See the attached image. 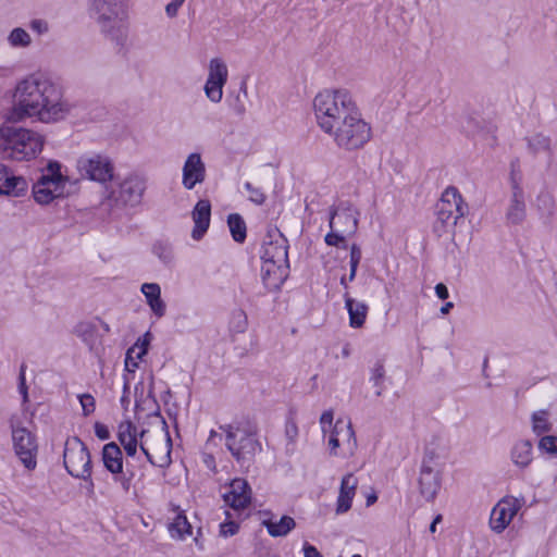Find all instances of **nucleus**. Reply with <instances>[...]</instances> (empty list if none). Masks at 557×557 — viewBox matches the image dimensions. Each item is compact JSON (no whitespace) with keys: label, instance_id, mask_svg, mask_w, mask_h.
<instances>
[{"label":"nucleus","instance_id":"f03ea898","mask_svg":"<svg viewBox=\"0 0 557 557\" xmlns=\"http://www.w3.org/2000/svg\"><path fill=\"white\" fill-rule=\"evenodd\" d=\"M313 109L320 128L329 134L358 109L346 89L323 90L313 99Z\"/></svg>","mask_w":557,"mask_h":557},{"label":"nucleus","instance_id":"49530a36","mask_svg":"<svg viewBox=\"0 0 557 557\" xmlns=\"http://www.w3.org/2000/svg\"><path fill=\"white\" fill-rule=\"evenodd\" d=\"M137 352V344H135L133 347L128 348L125 356V370L128 372H134L135 369L138 367L136 362V356L133 355Z\"/></svg>","mask_w":557,"mask_h":557},{"label":"nucleus","instance_id":"8fccbe9b","mask_svg":"<svg viewBox=\"0 0 557 557\" xmlns=\"http://www.w3.org/2000/svg\"><path fill=\"white\" fill-rule=\"evenodd\" d=\"M239 530V524L235 521H227L220 525V534L222 536H233Z\"/></svg>","mask_w":557,"mask_h":557},{"label":"nucleus","instance_id":"c85d7f7f","mask_svg":"<svg viewBox=\"0 0 557 557\" xmlns=\"http://www.w3.org/2000/svg\"><path fill=\"white\" fill-rule=\"evenodd\" d=\"M262 525L272 537H280L287 535L296 527V522L289 516H282L278 521H273L271 518L263 519Z\"/></svg>","mask_w":557,"mask_h":557},{"label":"nucleus","instance_id":"0e129e2a","mask_svg":"<svg viewBox=\"0 0 557 557\" xmlns=\"http://www.w3.org/2000/svg\"><path fill=\"white\" fill-rule=\"evenodd\" d=\"M30 26L34 30H37L39 34L45 33L48 30L47 23L40 21V20H34L30 23Z\"/></svg>","mask_w":557,"mask_h":557},{"label":"nucleus","instance_id":"dca6fc26","mask_svg":"<svg viewBox=\"0 0 557 557\" xmlns=\"http://www.w3.org/2000/svg\"><path fill=\"white\" fill-rule=\"evenodd\" d=\"M139 447L152 466L168 468L171 465L172 441L168 431L165 438L161 440L159 445L150 446L147 441H141Z\"/></svg>","mask_w":557,"mask_h":557},{"label":"nucleus","instance_id":"bf43d9fd","mask_svg":"<svg viewBox=\"0 0 557 557\" xmlns=\"http://www.w3.org/2000/svg\"><path fill=\"white\" fill-rule=\"evenodd\" d=\"M361 257H362V253H361L360 247L357 244H352L350 247L349 263L359 265Z\"/></svg>","mask_w":557,"mask_h":557},{"label":"nucleus","instance_id":"6e6552de","mask_svg":"<svg viewBox=\"0 0 557 557\" xmlns=\"http://www.w3.org/2000/svg\"><path fill=\"white\" fill-rule=\"evenodd\" d=\"M12 441L15 455L27 470L37 466L38 445L36 436L25 426L12 425Z\"/></svg>","mask_w":557,"mask_h":557},{"label":"nucleus","instance_id":"aec40b11","mask_svg":"<svg viewBox=\"0 0 557 557\" xmlns=\"http://www.w3.org/2000/svg\"><path fill=\"white\" fill-rule=\"evenodd\" d=\"M288 276V264L263 262L261 277L265 288L270 292L280 289Z\"/></svg>","mask_w":557,"mask_h":557},{"label":"nucleus","instance_id":"5fc2aeb1","mask_svg":"<svg viewBox=\"0 0 557 557\" xmlns=\"http://www.w3.org/2000/svg\"><path fill=\"white\" fill-rule=\"evenodd\" d=\"M25 369L26 366L23 363L20 368V374H18V389L20 393L23 395L24 400L27 399V386L25 381Z\"/></svg>","mask_w":557,"mask_h":557},{"label":"nucleus","instance_id":"2f4dec72","mask_svg":"<svg viewBox=\"0 0 557 557\" xmlns=\"http://www.w3.org/2000/svg\"><path fill=\"white\" fill-rule=\"evenodd\" d=\"M511 459L516 466L527 468L532 461V443L529 440L517 442L511 450Z\"/></svg>","mask_w":557,"mask_h":557},{"label":"nucleus","instance_id":"79ce46f5","mask_svg":"<svg viewBox=\"0 0 557 557\" xmlns=\"http://www.w3.org/2000/svg\"><path fill=\"white\" fill-rule=\"evenodd\" d=\"M539 448L550 455H557V436L545 435L539 442Z\"/></svg>","mask_w":557,"mask_h":557},{"label":"nucleus","instance_id":"f704fd0d","mask_svg":"<svg viewBox=\"0 0 557 557\" xmlns=\"http://www.w3.org/2000/svg\"><path fill=\"white\" fill-rule=\"evenodd\" d=\"M227 76L228 70L226 63L221 58L211 59L209 62L208 78L225 85Z\"/></svg>","mask_w":557,"mask_h":557},{"label":"nucleus","instance_id":"e2e57ef3","mask_svg":"<svg viewBox=\"0 0 557 557\" xmlns=\"http://www.w3.org/2000/svg\"><path fill=\"white\" fill-rule=\"evenodd\" d=\"M435 293L440 299H447L448 298V289L443 283H438L435 286Z\"/></svg>","mask_w":557,"mask_h":557},{"label":"nucleus","instance_id":"72a5a7b5","mask_svg":"<svg viewBox=\"0 0 557 557\" xmlns=\"http://www.w3.org/2000/svg\"><path fill=\"white\" fill-rule=\"evenodd\" d=\"M227 225L233 239L237 243H244L247 236V227L242 215L238 213L228 214Z\"/></svg>","mask_w":557,"mask_h":557},{"label":"nucleus","instance_id":"39448f33","mask_svg":"<svg viewBox=\"0 0 557 557\" xmlns=\"http://www.w3.org/2000/svg\"><path fill=\"white\" fill-rule=\"evenodd\" d=\"M371 126L361 117L359 109L341 125L331 131L335 144L345 150L362 148L371 139Z\"/></svg>","mask_w":557,"mask_h":557},{"label":"nucleus","instance_id":"3c124183","mask_svg":"<svg viewBox=\"0 0 557 557\" xmlns=\"http://www.w3.org/2000/svg\"><path fill=\"white\" fill-rule=\"evenodd\" d=\"M120 476H115L114 480L120 483L121 487L124 492H128L132 485V479L134 476L133 472H123L119 473Z\"/></svg>","mask_w":557,"mask_h":557},{"label":"nucleus","instance_id":"bb28decb","mask_svg":"<svg viewBox=\"0 0 557 557\" xmlns=\"http://www.w3.org/2000/svg\"><path fill=\"white\" fill-rule=\"evenodd\" d=\"M535 208L543 223L550 224L556 212L554 195L548 190H542L536 197Z\"/></svg>","mask_w":557,"mask_h":557},{"label":"nucleus","instance_id":"37998d69","mask_svg":"<svg viewBox=\"0 0 557 557\" xmlns=\"http://www.w3.org/2000/svg\"><path fill=\"white\" fill-rule=\"evenodd\" d=\"M79 403L82 405L83 414L85 417L89 416L95 411V398L90 394H82L79 395Z\"/></svg>","mask_w":557,"mask_h":557},{"label":"nucleus","instance_id":"9b49d317","mask_svg":"<svg viewBox=\"0 0 557 557\" xmlns=\"http://www.w3.org/2000/svg\"><path fill=\"white\" fill-rule=\"evenodd\" d=\"M522 498L506 496L493 508L490 524L493 531L500 533L510 523L523 504Z\"/></svg>","mask_w":557,"mask_h":557},{"label":"nucleus","instance_id":"13d9d810","mask_svg":"<svg viewBox=\"0 0 557 557\" xmlns=\"http://www.w3.org/2000/svg\"><path fill=\"white\" fill-rule=\"evenodd\" d=\"M184 2L180 0H172L165 7V12L169 17H174L177 15L178 9L182 7Z\"/></svg>","mask_w":557,"mask_h":557},{"label":"nucleus","instance_id":"20e7f679","mask_svg":"<svg viewBox=\"0 0 557 557\" xmlns=\"http://www.w3.org/2000/svg\"><path fill=\"white\" fill-rule=\"evenodd\" d=\"M90 14L110 40L117 46L125 44L128 27L124 0H91Z\"/></svg>","mask_w":557,"mask_h":557},{"label":"nucleus","instance_id":"f257e3e1","mask_svg":"<svg viewBox=\"0 0 557 557\" xmlns=\"http://www.w3.org/2000/svg\"><path fill=\"white\" fill-rule=\"evenodd\" d=\"M14 97V113L18 119L35 116L44 123H50L63 119L69 111L60 86L40 73L30 74L21 81L15 87Z\"/></svg>","mask_w":557,"mask_h":557},{"label":"nucleus","instance_id":"2eb2a0df","mask_svg":"<svg viewBox=\"0 0 557 557\" xmlns=\"http://www.w3.org/2000/svg\"><path fill=\"white\" fill-rule=\"evenodd\" d=\"M227 449L240 466H249L257 451L261 450V445L251 433H244L238 441L231 442Z\"/></svg>","mask_w":557,"mask_h":557},{"label":"nucleus","instance_id":"ea45409f","mask_svg":"<svg viewBox=\"0 0 557 557\" xmlns=\"http://www.w3.org/2000/svg\"><path fill=\"white\" fill-rule=\"evenodd\" d=\"M9 42L13 47H27L30 44V36L25 29L16 27L10 33Z\"/></svg>","mask_w":557,"mask_h":557},{"label":"nucleus","instance_id":"473e14b6","mask_svg":"<svg viewBox=\"0 0 557 557\" xmlns=\"http://www.w3.org/2000/svg\"><path fill=\"white\" fill-rule=\"evenodd\" d=\"M247 98V77H244L240 81L238 91L236 94H230V107L238 116H243L246 112Z\"/></svg>","mask_w":557,"mask_h":557},{"label":"nucleus","instance_id":"603ef678","mask_svg":"<svg viewBox=\"0 0 557 557\" xmlns=\"http://www.w3.org/2000/svg\"><path fill=\"white\" fill-rule=\"evenodd\" d=\"M47 174L52 175L54 180L65 182L66 178L61 174V166L57 161H50L47 165Z\"/></svg>","mask_w":557,"mask_h":557},{"label":"nucleus","instance_id":"4c0bfd02","mask_svg":"<svg viewBox=\"0 0 557 557\" xmlns=\"http://www.w3.org/2000/svg\"><path fill=\"white\" fill-rule=\"evenodd\" d=\"M533 432L537 435L549 432L552 424L547 420V411L539 410L532 414Z\"/></svg>","mask_w":557,"mask_h":557},{"label":"nucleus","instance_id":"a18cd8bd","mask_svg":"<svg viewBox=\"0 0 557 557\" xmlns=\"http://www.w3.org/2000/svg\"><path fill=\"white\" fill-rule=\"evenodd\" d=\"M246 190L249 193V200L256 205H262L265 201V196L261 189L253 187L250 183L245 184Z\"/></svg>","mask_w":557,"mask_h":557},{"label":"nucleus","instance_id":"a878e982","mask_svg":"<svg viewBox=\"0 0 557 557\" xmlns=\"http://www.w3.org/2000/svg\"><path fill=\"white\" fill-rule=\"evenodd\" d=\"M102 462L112 474L117 475L123 470V455L121 448L114 443H108L102 448Z\"/></svg>","mask_w":557,"mask_h":557},{"label":"nucleus","instance_id":"e433bc0d","mask_svg":"<svg viewBox=\"0 0 557 557\" xmlns=\"http://www.w3.org/2000/svg\"><path fill=\"white\" fill-rule=\"evenodd\" d=\"M33 195L36 202L40 205L50 203L55 197L60 195L58 188H51L46 186H33Z\"/></svg>","mask_w":557,"mask_h":557},{"label":"nucleus","instance_id":"7c9ffc66","mask_svg":"<svg viewBox=\"0 0 557 557\" xmlns=\"http://www.w3.org/2000/svg\"><path fill=\"white\" fill-rule=\"evenodd\" d=\"M525 140L530 153L536 156L543 152L546 153L549 159L553 158L554 150L549 136H546L542 133H536L530 137H527Z\"/></svg>","mask_w":557,"mask_h":557},{"label":"nucleus","instance_id":"09e8293b","mask_svg":"<svg viewBox=\"0 0 557 557\" xmlns=\"http://www.w3.org/2000/svg\"><path fill=\"white\" fill-rule=\"evenodd\" d=\"M384 375H385L384 366L381 361H377L372 370L371 381L373 382V384L375 386L380 387L381 383L384 379Z\"/></svg>","mask_w":557,"mask_h":557},{"label":"nucleus","instance_id":"a211bd4d","mask_svg":"<svg viewBox=\"0 0 557 557\" xmlns=\"http://www.w3.org/2000/svg\"><path fill=\"white\" fill-rule=\"evenodd\" d=\"M330 227L350 236L358 228L357 213L350 207H339L330 211Z\"/></svg>","mask_w":557,"mask_h":557},{"label":"nucleus","instance_id":"774afa93","mask_svg":"<svg viewBox=\"0 0 557 557\" xmlns=\"http://www.w3.org/2000/svg\"><path fill=\"white\" fill-rule=\"evenodd\" d=\"M453 307H454V304H453V302H450V301H448V302H446L444 306H442V308H441V312H442L443 314H446V313H448V312H449V310H450Z\"/></svg>","mask_w":557,"mask_h":557},{"label":"nucleus","instance_id":"7ed1b4c3","mask_svg":"<svg viewBox=\"0 0 557 557\" xmlns=\"http://www.w3.org/2000/svg\"><path fill=\"white\" fill-rule=\"evenodd\" d=\"M44 137L29 129L7 126L0 129V157L16 161L35 158L44 147Z\"/></svg>","mask_w":557,"mask_h":557},{"label":"nucleus","instance_id":"680f3d73","mask_svg":"<svg viewBox=\"0 0 557 557\" xmlns=\"http://www.w3.org/2000/svg\"><path fill=\"white\" fill-rule=\"evenodd\" d=\"M304 554L305 557H323L314 546L308 543L304 545Z\"/></svg>","mask_w":557,"mask_h":557},{"label":"nucleus","instance_id":"423d86ee","mask_svg":"<svg viewBox=\"0 0 557 557\" xmlns=\"http://www.w3.org/2000/svg\"><path fill=\"white\" fill-rule=\"evenodd\" d=\"M468 205L463 201L458 189L454 186L447 187L436 205L437 220L435 230L440 231L438 223L442 231H446L449 226H455L457 221L468 214Z\"/></svg>","mask_w":557,"mask_h":557},{"label":"nucleus","instance_id":"de8ad7c7","mask_svg":"<svg viewBox=\"0 0 557 557\" xmlns=\"http://www.w3.org/2000/svg\"><path fill=\"white\" fill-rule=\"evenodd\" d=\"M62 183L63 182H61L59 180H54V177L50 174H41L40 177L37 180V182L34 185L46 186V187L53 186V188L59 189V187Z\"/></svg>","mask_w":557,"mask_h":557},{"label":"nucleus","instance_id":"c756f323","mask_svg":"<svg viewBox=\"0 0 557 557\" xmlns=\"http://www.w3.org/2000/svg\"><path fill=\"white\" fill-rule=\"evenodd\" d=\"M345 305L349 314V324L351 327L358 329L364 324L368 307L363 302H356L352 298L345 296Z\"/></svg>","mask_w":557,"mask_h":557},{"label":"nucleus","instance_id":"58836bf2","mask_svg":"<svg viewBox=\"0 0 557 557\" xmlns=\"http://www.w3.org/2000/svg\"><path fill=\"white\" fill-rule=\"evenodd\" d=\"M225 85H223L219 82L211 81V79L207 78V82L203 87L207 98L213 103H219L223 97V87Z\"/></svg>","mask_w":557,"mask_h":557},{"label":"nucleus","instance_id":"9d476101","mask_svg":"<svg viewBox=\"0 0 557 557\" xmlns=\"http://www.w3.org/2000/svg\"><path fill=\"white\" fill-rule=\"evenodd\" d=\"M145 190L146 180L139 175H129L120 184L117 195L112 191L108 200L115 206L135 207L141 202Z\"/></svg>","mask_w":557,"mask_h":557},{"label":"nucleus","instance_id":"412c9836","mask_svg":"<svg viewBox=\"0 0 557 557\" xmlns=\"http://www.w3.org/2000/svg\"><path fill=\"white\" fill-rule=\"evenodd\" d=\"M146 433V430L138 433L137 426L129 420L123 421L119 424L117 440L127 456H134L136 454L138 437L143 438Z\"/></svg>","mask_w":557,"mask_h":557},{"label":"nucleus","instance_id":"338daca9","mask_svg":"<svg viewBox=\"0 0 557 557\" xmlns=\"http://www.w3.org/2000/svg\"><path fill=\"white\" fill-rule=\"evenodd\" d=\"M377 500V496L375 493H371L370 495L367 496V506H371L373 505L375 502Z\"/></svg>","mask_w":557,"mask_h":557},{"label":"nucleus","instance_id":"6e6d98bb","mask_svg":"<svg viewBox=\"0 0 557 557\" xmlns=\"http://www.w3.org/2000/svg\"><path fill=\"white\" fill-rule=\"evenodd\" d=\"M94 428L95 434L99 440L106 441L110 438V432L107 425L101 422H96Z\"/></svg>","mask_w":557,"mask_h":557},{"label":"nucleus","instance_id":"052dcab7","mask_svg":"<svg viewBox=\"0 0 557 557\" xmlns=\"http://www.w3.org/2000/svg\"><path fill=\"white\" fill-rule=\"evenodd\" d=\"M220 429L226 433V446L236 440V433L231 424L221 425Z\"/></svg>","mask_w":557,"mask_h":557},{"label":"nucleus","instance_id":"864d4df0","mask_svg":"<svg viewBox=\"0 0 557 557\" xmlns=\"http://www.w3.org/2000/svg\"><path fill=\"white\" fill-rule=\"evenodd\" d=\"M150 336H151L150 333L147 332L144 335V338H143L140 345H137L136 358L141 359L143 356H145L147 354ZM138 343H139V341L136 344H138Z\"/></svg>","mask_w":557,"mask_h":557},{"label":"nucleus","instance_id":"cd10ccee","mask_svg":"<svg viewBox=\"0 0 557 557\" xmlns=\"http://www.w3.org/2000/svg\"><path fill=\"white\" fill-rule=\"evenodd\" d=\"M141 292L144 293L147 304L149 305L152 312L161 318L165 314V304L161 299V289L157 283H145L141 285Z\"/></svg>","mask_w":557,"mask_h":557},{"label":"nucleus","instance_id":"f8f14e48","mask_svg":"<svg viewBox=\"0 0 557 557\" xmlns=\"http://www.w3.org/2000/svg\"><path fill=\"white\" fill-rule=\"evenodd\" d=\"M270 240H264L262 260L263 262H273L278 264H288V245L287 239L283 236L278 228L269 230L268 236Z\"/></svg>","mask_w":557,"mask_h":557},{"label":"nucleus","instance_id":"69168bd1","mask_svg":"<svg viewBox=\"0 0 557 557\" xmlns=\"http://www.w3.org/2000/svg\"><path fill=\"white\" fill-rule=\"evenodd\" d=\"M333 422V411L332 410H326L324 411L322 414H321V418H320V423L322 425L324 424H332Z\"/></svg>","mask_w":557,"mask_h":557},{"label":"nucleus","instance_id":"ddd939ff","mask_svg":"<svg viewBox=\"0 0 557 557\" xmlns=\"http://www.w3.org/2000/svg\"><path fill=\"white\" fill-rule=\"evenodd\" d=\"M511 197L506 210V222L511 225L522 223L527 216L524 193L513 171L510 174Z\"/></svg>","mask_w":557,"mask_h":557},{"label":"nucleus","instance_id":"5701e85b","mask_svg":"<svg viewBox=\"0 0 557 557\" xmlns=\"http://www.w3.org/2000/svg\"><path fill=\"white\" fill-rule=\"evenodd\" d=\"M339 435L347 436V449L349 454L352 455L355 449L357 448V438L350 422L345 423L343 420L336 421L333 432L329 440V445L333 454H336L335 449L339 446Z\"/></svg>","mask_w":557,"mask_h":557},{"label":"nucleus","instance_id":"c03bdc74","mask_svg":"<svg viewBox=\"0 0 557 557\" xmlns=\"http://www.w3.org/2000/svg\"><path fill=\"white\" fill-rule=\"evenodd\" d=\"M345 236H347V234L331 230V232L325 235L324 240L329 246H339V244H343V247L346 248Z\"/></svg>","mask_w":557,"mask_h":557},{"label":"nucleus","instance_id":"b1692460","mask_svg":"<svg viewBox=\"0 0 557 557\" xmlns=\"http://www.w3.org/2000/svg\"><path fill=\"white\" fill-rule=\"evenodd\" d=\"M358 480L354 474L348 473L343 476L337 498L336 512L344 513L351 508V502L356 494Z\"/></svg>","mask_w":557,"mask_h":557},{"label":"nucleus","instance_id":"4d7b16f0","mask_svg":"<svg viewBox=\"0 0 557 557\" xmlns=\"http://www.w3.org/2000/svg\"><path fill=\"white\" fill-rule=\"evenodd\" d=\"M285 434L290 442H294L298 434V428L293 420H288L285 425Z\"/></svg>","mask_w":557,"mask_h":557},{"label":"nucleus","instance_id":"4be33fe9","mask_svg":"<svg viewBox=\"0 0 557 557\" xmlns=\"http://www.w3.org/2000/svg\"><path fill=\"white\" fill-rule=\"evenodd\" d=\"M195 226L191 232V237L195 240H200L210 225L211 203L207 199H200L191 212Z\"/></svg>","mask_w":557,"mask_h":557},{"label":"nucleus","instance_id":"f3484780","mask_svg":"<svg viewBox=\"0 0 557 557\" xmlns=\"http://www.w3.org/2000/svg\"><path fill=\"white\" fill-rule=\"evenodd\" d=\"M251 487L245 479L236 478L230 483V491L223 495L224 502L233 509H245L251 502Z\"/></svg>","mask_w":557,"mask_h":557},{"label":"nucleus","instance_id":"0eeeda50","mask_svg":"<svg viewBox=\"0 0 557 557\" xmlns=\"http://www.w3.org/2000/svg\"><path fill=\"white\" fill-rule=\"evenodd\" d=\"M63 463L66 471L74 478L88 480L91 474V459L87 446L78 438L74 437L66 442Z\"/></svg>","mask_w":557,"mask_h":557},{"label":"nucleus","instance_id":"393cba45","mask_svg":"<svg viewBox=\"0 0 557 557\" xmlns=\"http://www.w3.org/2000/svg\"><path fill=\"white\" fill-rule=\"evenodd\" d=\"M27 189V182L21 176L9 174L5 165L0 164V194L21 196Z\"/></svg>","mask_w":557,"mask_h":557},{"label":"nucleus","instance_id":"4468645a","mask_svg":"<svg viewBox=\"0 0 557 557\" xmlns=\"http://www.w3.org/2000/svg\"><path fill=\"white\" fill-rule=\"evenodd\" d=\"M434 454L426 453L424 455L421 472L419 476L420 494L428 500H433L440 488L438 472L434 467Z\"/></svg>","mask_w":557,"mask_h":557},{"label":"nucleus","instance_id":"c9c22d12","mask_svg":"<svg viewBox=\"0 0 557 557\" xmlns=\"http://www.w3.org/2000/svg\"><path fill=\"white\" fill-rule=\"evenodd\" d=\"M172 537L183 539L191 534V525L183 513H178L169 527Z\"/></svg>","mask_w":557,"mask_h":557},{"label":"nucleus","instance_id":"1a4fd4ad","mask_svg":"<svg viewBox=\"0 0 557 557\" xmlns=\"http://www.w3.org/2000/svg\"><path fill=\"white\" fill-rule=\"evenodd\" d=\"M77 170L82 177L106 183L113 178V164L101 154L83 156L77 160Z\"/></svg>","mask_w":557,"mask_h":557},{"label":"nucleus","instance_id":"a19ab883","mask_svg":"<svg viewBox=\"0 0 557 557\" xmlns=\"http://www.w3.org/2000/svg\"><path fill=\"white\" fill-rule=\"evenodd\" d=\"M152 251L164 263H170L173 260V251L168 243L157 242L153 244Z\"/></svg>","mask_w":557,"mask_h":557},{"label":"nucleus","instance_id":"6ab92c4d","mask_svg":"<svg viewBox=\"0 0 557 557\" xmlns=\"http://www.w3.org/2000/svg\"><path fill=\"white\" fill-rule=\"evenodd\" d=\"M206 177V166L199 153H190L183 166V185L187 189H193L196 184H200Z\"/></svg>","mask_w":557,"mask_h":557}]
</instances>
